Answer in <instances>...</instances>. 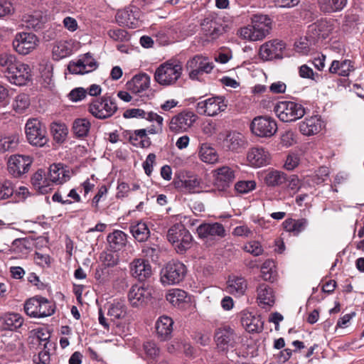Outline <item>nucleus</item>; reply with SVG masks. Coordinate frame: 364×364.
<instances>
[{"label": "nucleus", "instance_id": "3c124183", "mask_svg": "<svg viewBox=\"0 0 364 364\" xmlns=\"http://www.w3.org/2000/svg\"><path fill=\"white\" fill-rule=\"evenodd\" d=\"M201 161L205 163L214 164L218 161V155L214 149L203 145L199 151Z\"/></svg>", "mask_w": 364, "mask_h": 364}, {"label": "nucleus", "instance_id": "5701e85b", "mask_svg": "<svg viewBox=\"0 0 364 364\" xmlns=\"http://www.w3.org/2000/svg\"><path fill=\"white\" fill-rule=\"evenodd\" d=\"M24 323L23 317L15 312H7L0 316V330L16 331Z\"/></svg>", "mask_w": 364, "mask_h": 364}, {"label": "nucleus", "instance_id": "4be33fe9", "mask_svg": "<svg viewBox=\"0 0 364 364\" xmlns=\"http://www.w3.org/2000/svg\"><path fill=\"white\" fill-rule=\"evenodd\" d=\"M97 68V63L90 53H85L83 57L76 63L70 62L68 70L73 74H85L90 73Z\"/></svg>", "mask_w": 364, "mask_h": 364}, {"label": "nucleus", "instance_id": "e433bc0d", "mask_svg": "<svg viewBox=\"0 0 364 364\" xmlns=\"http://www.w3.org/2000/svg\"><path fill=\"white\" fill-rule=\"evenodd\" d=\"M129 230L132 236L139 242H144L150 237V230L146 223L138 221L131 224Z\"/></svg>", "mask_w": 364, "mask_h": 364}, {"label": "nucleus", "instance_id": "69168bd1", "mask_svg": "<svg viewBox=\"0 0 364 364\" xmlns=\"http://www.w3.org/2000/svg\"><path fill=\"white\" fill-rule=\"evenodd\" d=\"M284 186L291 191L293 193H295L300 189L301 181L299 179L297 176L291 175L289 177L287 176V183H284Z\"/></svg>", "mask_w": 364, "mask_h": 364}, {"label": "nucleus", "instance_id": "680f3d73", "mask_svg": "<svg viewBox=\"0 0 364 364\" xmlns=\"http://www.w3.org/2000/svg\"><path fill=\"white\" fill-rule=\"evenodd\" d=\"M109 36L115 41H128L129 40V35L128 33L121 28L111 29L108 31Z\"/></svg>", "mask_w": 364, "mask_h": 364}, {"label": "nucleus", "instance_id": "f3484780", "mask_svg": "<svg viewBox=\"0 0 364 364\" xmlns=\"http://www.w3.org/2000/svg\"><path fill=\"white\" fill-rule=\"evenodd\" d=\"M38 41L36 36L32 33H18L13 41V47L19 54L27 55L36 48Z\"/></svg>", "mask_w": 364, "mask_h": 364}, {"label": "nucleus", "instance_id": "79ce46f5", "mask_svg": "<svg viewBox=\"0 0 364 364\" xmlns=\"http://www.w3.org/2000/svg\"><path fill=\"white\" fill-rule=\"evenodd\" d=\"M129 141L133 146L141 148L149 147L151 144L150 138L146 136V129L134 130Z\"/></svg>", "mask_w": 364, "mask_h": 364}, {"label": "nucleus", "instance_id": "6ab92c4d", "mask_svg": "<svg viewBox=\"0 0 364 364\" xmlns=\"http://www.w3.org/2000/svg\"><path fill=\"white\" fill-rule=\"evenodd\" d=\"M32 164V159L28 156L13 155L8 160V171L15 178L21 177L27 173Z\"/></svg>", "mask_w": 364, "mask_h": 364}, {"label": "nucleus", "instance_id": "f257e3e1", "mask_svg": "<svg viewBox=\"0 0 364 364\" xmlns=\"http://www.w3.org/2000/svg\"><path fill=\"white\" fill-rule=\"evenodd\" d=\"M167 239L178 254H183L192 245L193 237L182 223H176L167 232Z\"/></svg>", "mask_w": 364, "mask_h": 364}, {"label": "nucleus", "instance_id": "603ef678", "mask_svg": "<svg viewBox=\"0 0 364 364\" xmlns=\"http://www.w3.org/2000/svg\"><path fill=\"white\" fill-rule=\"evenodd\" d=\"M30 105V100L27 95H18L13 104L14 109L17 113H23Z\"/></svg>", "mask_w": 364, "mask_h": 364}, {"label": "nucleus", "instance_id": "c756f323", "mask_svg": "<svg viewBox=\"0 0 364 364\" xmlns=\"http://www.w3.org/2000/svg\"><path fill=\"white\" fill-rule=\"evenodd\" d=\"M247 161L255 167L266 165L269 161V154L262 147H253L247 153Z\"/></svg>", "mask_w": 364, "mask_h": 364}, {"label": "nucleus", "instance_id": "393cba45", "mask_svg": "<svg viewBox=\"0 0 364 364\" xmlns=\"http://www.w3.org/2000/svg\"><path fill=\"white\" fill-rule=\"evenodd\" d=\"M132 275L139 282H144L152 274L151 267L148 262L142 259H134L130 264Z\"/></svg>", "mask_w": 364, "mask_h": 364}, {"label": "nucleus", "instance_id": "412c9836", "mask_svg": "<svg viewBox=\"0 0 364 364\" xmlns=\"http://www.w3.org/2000/svg\"><path fill=\"white\" fill-rule=\"evenodd\" d=\"M196 121V116L192 112H182L172 117L169 128L176 133L186 132Z\"/></svg>", "mask_w": 364, "mask_h": 364}, {"label": "nucleus", "instance_id": "774afa93", "mask_svg": "<svg viewBox=\"0 0 364 364\" xmlns=\"http://www.w3.org/2000/svg\"><path fill=\"white\" fill-rule=\"evenodd\" d=\"M100 259L106 267H114L118 263V256L112 252H104L101 255Z\"/></svg>", "mask_w": 364, "mask_h": 364}, {"label": "nucleus", "instance_id": "9d476101", "mask_svg": "<svg viewBox=\"0 0 364 364\" xmlns=\"http://www.w3.org/2000/svg\"><path fill=\"white\" fill-rule=\"evenodd\" d=\"M250 128L252 133L258 136L270 137L276 133L277 125L274 119L267 116H259L252 120Z\"/></svg>", "mask_w": 364, "mask_h": 364}, {"label": "nucleus", "instance_id": "a878e982", "mask_svg": "<svg viewBox=\"0 0 364 364\" xmlns=\"http://www.w3.org/2000/svg\"><path fill=\"white\" fill-rule=\"evenodd\" d=\"M259 305L263 309H269L274 304V294L272 287L266 284H260L257 289Z\"/></svg>", "mask_w": 364, "mask_h": 364}, {"label": "nucleus", "instance_id": "6e6d98bb", "mask_svg": "<svg viewBox=\"0 0 364 364\" xmlns=\"http://www.w3.org/2000/svg\"><path fill=\"white\" fill-rule=\"evenodd\" d=\"M327 27L326 21H318L309 26V32H312L318 38H326L328 35V31H325L324 28Z\"/></svg>", "mask_w": 364, "mask_h": 364}, {"label": "nucleus", "instance_id": "7ed1b4c3", "mask_svg": "<svg viewBox=\"0 0 364 364\" xmlns=\"http://www.w3.org/2000/svg\"><path fill=\"white\" fill-rule=\"evenodd\" d=\"M181 74L182 65L179 62L167 61L156 69L154 79L159 84L168 86L173 85Z\"/></svg>", "mask_w": 364, "mask_h": 364}, {"label": "nucleus", "instance_id": "c85d7f7f", "mask_svg": "<svg viewBox=\"0 0 364 364\" xmlns=\"http://www.w3.org/2000/svg\"><path fill=\"white\" fill-rule=\"evenodd\" d=\"M62 164H53L50 165L48 172V178L55 183H63L70 178V171Z\"/></svg>", "mask_w": 364, "mask_h": 364}, {"label": "nucleus", "instance_id": "0e129e2a", "mask_svg": "<svg viewBox=\"0 0 364 364\" xmlns=\"http://www.w3.org/2000/svg\"><path fill=\"white\" fill-rule=\"evenodd\" d=\"M244 250L254 256H259L263 253V248L257 241H251L244 246Z\"/></svg>", "mask_w": 364, "mask_h": 364}, {"label": "nucleus", "instance_id": "20e7f679", "mask_svg": "<svg viewBox=\"0 0 364 364\" xmlns=\"http://www.w3.org/2000/svg\"><path fill=\"white\" fill-rule=\"evenodd\" d=\"M187 273L186 265L179 262H168L161 270V282L164 285H174L182 282Z\"/></svg>", "mask_w": 364, "mask_h": 364}, {"label": "nucleus", "instance_id": "ea45409f", "mask_svg": "<svg viewBox=\"0 0 364 364\" xmlns=\"http://www.w3.org/2000/svg\"><path fill=\"white\" fill-rule=\"evenodd\" d=\"M107 315L112 320L121 319L127 315V306L124 301L114 300L112 303L107 304Z\"/></svg>", "mask_w": 364, "mask_h": 364}, {"label": "nucleus", "instance_id": "49530a36", "mask_svg": "<svg viewBox=\"0 0 364 364\" xmlns=\"http://www.w3.org/2000/svg\"><path fill=\"white\" fill-rule=\"evenodd\" d=\"M166 298L173 306L179 307L186 302L187 293L182 289H173L167 293Z\"/></svg>", "mask_w": 364, "mask_h": 364}, {"label": "nucleus", "instance_id": "c03bdc74", "mask_svg": "<svg viewBox=\"0 0 364 364\" xmlns=\"http://www.w3.org/2000/svg\"><path fill=\"white\" fill-rule=\"evenodd\" d=\"M351 62L348 60H345L341 62L338 60H333L329 68L331 73H336L341 76H348L351 70Z\"/></svg>", "mask_w": 364, "mask_h": 364}, {"label": "nucleus", "instance_id": "4468645a", "mask_svg": "<svg viewBox=\"0 0 364 364\" xmlns=\"http://www.w3.org/2000/svg\"><path fill=\"white\" fill-rule=\"evenodd\" d=\"M213 68V63L202 55H196L186 63L188 75L191 80H198V75L204 73H210Z\"/></svg>", "mask_w": 364, "mask_h": 364}, {"label": "nucleus", "instance_id": "39448f33", "mask_svg": "<svg viewBox=\"0 0 364 364\" xmlns=\"http://www.w3.org/2000/svg\"><path fill=\"white\" fill-rule=\"evenodd\" d=\"M118 109L114 99L104 95L94 100L89 105L88 110L95 118L105 119L111 117Z\"/></svg>", "mask_w": 364, "mask_h": 364}, {"label": "nucleus", "instance_id": "2f4dec72", "mask_svg": "<svg viewBox=\"0 0 364 364\" xmlns=\"http://www.w3.org/2000/svg\"><path fill=\"white\" fill-rule=\"evenodd\" d=\"M243 327L250 333L259 332L263 329V321L260 316L252 313H245L241 318Z\"/></svg>", "mask_w": 364, "mask_h": 364}, {"label": "nucleus", "instance_id": "cd10ccee", "mask_svg": "<svg viewBox=\"0 0 364 364\" xmlns=\"http://www.w3.org/2000/svg\"><path fill=\"white\" fill-rule=\"evenodd\" d=\"M215 185L218 188L225 190L229 187L235 179V173L228 166H222L215 170Z\"/></svg>", "mask_w": 364, "mask_h": 364}, {"label": "nucleus", "instance_id": "aec40b11", "mask_svg": "<svg viewBox=\"0 0 364 364\" xmlns=\"http://www.w3.org/2000/svg\"><path fill=\"white\" fill-rule=\"evenodd\" d=\"M215 341L220 350L225 351L229 348H233L236 343V336L230 326L218 328L215 332Z\"/></svg>", "mask_w": 364, "mask_h": 364}, {"label": "nucleus", "instance_id": "72a5a7b5", "mask_svg": "<svg viewBox=\"0 0 364 364\" xmlns=\"http://www.w3.org/2000/svg\"><path fill=\"white\" fill-rule=\"evenodd\" d=\"M282 225L286 231L291 232L294 236H298L306 229L309 220L306 218H288Z\"/></svg>", "mask_w": 364, "mask_h": 364}, {"label": "nucleus", "instance_id": "338daca9", "mask_svg": "<svg viewBox=\"0 0 364 364\" xmlns=\"http://www.w3.org/2000/svg\"><path fill=\"white\" fill-rule=\"evenodd\" d=\"M299 161L300 159L298 154L289 153L287 156L284 166L287 170L291 171L298 166Z\"/></svg>", "mask_w": 364, "mask_h": 364}, {"label": "nucleus", "instance_id": "09e8293b", "mask_svg": "<svg viewBox=\"0 0 364 364\" xmlns=\"http://www.w3.org/2000/svg\"><path fill=\"white\" fill-rule=\"evenodd\" d=\"M17 63H18V61L16 60L15 55L11 53H2L0 54V68L4 72L5 75L11 70Z\"/></svg>", "mask_w": 364, "mask_h": 364}, {"label": "nucleus", "instance_id": "9b49d317", "mask_svg": "<svg viewBox=\"0 0 364 364\" xmlns=\"http://www.w3.org/2000/svg\"><path fill=\"white\" fill-rule=\"evenodd\" d=\"M152 289L148 284L133 285L128 292V300L133 307L146 305L151 299Z\"/></svg>", "mask_w": 364, "mask_h": 364}, {"label": "nucleus", "instance_id": "6e6552de", "mask_svg": "<svg viewBox=\"0 0 364 364\" xmlns=\"http://www.w3.org/2000/svg\"><path fill=\"white\" fill-rule=\"evenodd\" d=\"M141 12L140 9L134 5H129L124 9L119 10L115 18L120 26L130 28H136L141 25Z\"/></svg>", "mask_w": 364, "mask_h": 364}, {"label": "nucleus", "instance_id": "f03ea898", "mask_svg": "<svg viewBox=\"0 0 364 364\" xmlns=\"http://www.w3.org/2000/svg\"><path fill=\"white\" fill-rule=\"evenodd\" d=\"M54 302L41 296H36L28 299L24 304L25 313L33 318H43L54 314Z\"/></svg>", "mask_w": 364, "mask_h": 364}, {"label": "nucleus", "instance_id": "473e14b6", "mask_svg": "<svg viewBox=\"0 0 364 364\" xmlns=\"http://www.w3.org/2000/svg\"><path fill=\"white\" fill-rule=\"evenodd\" d=\"M173 324V320L168 316H163L159 318L156 323V329L161 340L166 341L171 337Z\"/></svg>", "mask_w": 364, "mask_h": 364}, {"label": "nucleus", "instance_id": "7c9ffc66", "mask_svg": "<svg viewBox=\"0 0 364 364\" xmlns=\"http://www.w3.org/2000/svg\"><path fill=\"white\" fill-rule=\"evenodd\" d=\"M322 127V122L318 116L306 118L299 123V130L304 135L311 136L318 133Z\"/></svg>", "mask_w": 364, "mask_h": 364}, {"label": "nucleus", "instance_id": "bb28decb", "mask_svg": "<svg viewBox=\"0 0 364 364\" xmlns=\"http://www.w3.org/2000/svg\"><path fill=\"white\" fill-rule=\"evenodd\" d=\"M150 85V77L146 73H140L134 75L126 84L128 90L138 94L147 90Z\"/></svg>", "mask_w": 364, "mask_h": 364}, {"label": "nucleus", "instance_id": "bf43d9fd", "mask_svg": "<svg viewBox=\"0 0 364 364\" xmlns=\"http://www.w3.org/2000/svg\"><path fill=\"white\" fill-rule=\"evenodd\" d=\"M43 18L40 14L29 16L26 21V26L34 31L41 29L43 27Z\"/></svg>", "mask_w": 364, "mask_h": 364}, {"label": "nucleus", "instance_id": "0eeeda50", "mask_svg": "<svg viewBox=\"0 0 364 364\" xmlns=\"http://www.w3.org/2000/svg\"><path fill=\"white\" fill-rule=\"evenodd\" d=\"M25 132L28 141L33 146L42 147L48 141L46 127L37 119L27 121Z\"/></svg>", "mask_w": 364, "mask_h": 364}, {"label": "nucleus", "instance_id": "58836bf2", "mask_svg": "<svg viewBox=\"0 0 364 364\" xmlns=\"http://www.w3.org/2000/svg\"><path fill=\"white\" fill-rule=\"evenodd\" d=\"M348 0H318L320 11L325 14L341 11L347 4Z\"/></svg>", "mask_w": 364, "mask_h": 364}, {"label": "nucleus", "instance_id": "f704fd0d", "mask_svg": "<svg viewBox=\"0 0 364 364\" xmlns=\"http://www.w3.org/2000/svg\"><path fill=\"white\" fill-rule=\"evenodd\" d=\"M240 33L244 39L252 41H261L269 34L266 32L265 29L259 28L252 23L246 27L242 28Z\"/></svg>", "mask_w": 364, "mask_h": 364}, {"label": "nucleus", "instance_id": "37998d69", "mask_svg": "<svg viewBox=\"0 0 364 364\" xmlns=\"http://www.w3.org/2000/svg\"><path fill=\"white\" fill-rule=\"evenodd\" d=\"M247 289V282L242 277L229 279L227 291L232 294L243 295Z\"/></svg>", "mask_w": 364, "mask_h": 364}, {"label": "nucleus", "instance_id": "e2e57ef3", "mask_svg": "<svg viewBox=\"0 0 364 364\" xmlns=\"http://www.w3.org/2000/svg\"><path fill=\"white\" fill-rule=\"evenodd\" d=\"M256 187V183L254 181H240L236 183L235 190L240 193H247Z\"/></svg>", "mask_w": 364, "mask_h": 364}, {"label": "nucleus", "instance_id": "5fc2aeb1", "mask_svg": "<svg viewBox=\"0 0 364 364\" xmlns=\"http://www.w3.org/2000/svg\"><path fill=\"white\" fill-rule=\"evenodd\" d=\"M14 193V185L9 181H0V200H7Z\"/></svg>", "mask_w": 364, "mask_h": 364}, {"label": "nucleus", "instance_id": "052dcab7", "mask_svg": "<svg viewBox=\"0 0 364 364\" xmlns=\"http://www.w3.org/2000/svg\"><path fill=\"white\" fill-rule=\"evenodd\" d=\"M43 171L41 170L35 173L31 178V183L40 192L44 193L47 191V186H45L46 178L43 177Z\"/></svg>", "mask_w": 364, "mask_h": 364}, {"label": "nucleus", "instance_id": "4d7b16f0", "mask_svg": "<svg viewBox=\"0 0 364 364\" xmlns=\"http://www.w3.org/2000/svg\"><path fill=\"white\" fill-rule=\"evenodd\" d=\"M144 349L149 360L152 363L159 357L160 350L153 341H147L144 344Z\"/></svg>", "mask_w": 364, "mask_h": 364}, {"label": "nucleus", "instance_id": "a19ab883", "mask_svg": "<svg viewBox=\"0 0 364 364\" xmlns=\"http://www.w3.org/2000/svg\"><path fill=\"white\" fill-rule=\"evenodd\" d=\"M287 174L277 170L269 171L264 177L265 183L272 187L284 186L287 183Z\"/></svg>", "mask_w": 364, "mask_h": 364}, {"label": "nucleus", "instance_id": "a18cd8bd", "mask_svg": "<svg viewBox=\"0 0 364 364\" xmlns=\"http://www.w3.org/2000/svg\"><path fill=\"white\" fill-rule=\"evenodd\" d=\"M90 122L85 118L76 119L73 122V131L78 138H82L88 134L90 129Z\"/></svg>", "mask_w": 364, "mask_h": 364}, {"label": "nucleus", "instance_id": "13d9d810", "mask_svg": "<svg viewBox=\"0 0 364 364\" xmlns=\"http://www.w3.org/2000/svg\"><path fill=\"white\" fill-rule=\"evenodd\" d=\"M160 252V247L156 244H145L142 248V253L144 257L151 259L152 261L158 259Z\"/></svg>", "mask_w": 364, "mask_h": 364}, {"label": "nucleus", "instance_id": "b1692460", "mask_svg": "<svg viewBox=\"0 0 364 364\" xmlns=\"http://www.w3.org/2000/svg\"><path fill=\"white\" fill-rule=\"evenodd\" d=\"M223 146L228 151L240 153L245 149L246 141L241 133L230 132L223 139Z\"/></svg>", "mask_w": 364, "mask_h": 364}, {"label": "nucleus", "instance_id": "1a4fd4ad", "mask_svg": "<svg viewBox=\"0 0 364 364\" xmlns=\"http://www.w3.org/2000/svg\"><path fill=\"white\" fill-rule=\"evenodd\" d=\"M224 96H215L198 102L196 111L199 114L215 116L227 107Z\"/></svg>", "mask_w": 364, "mask_h": 364}, {"label": "nucleus", "instance_id": "de8ad7c7", "mask_svg": "<svg viewBox=\"0 0 364 364\" xmlns=\"http://www.w3.org/2000/svg\"><path fill=\"white\" fill-rule=\"evenodd\" d=\"M251 23L259 28L265 29L269 33L272 30V21L267 15L255 14L252 17Z\"/></svg>", "mask_w": 364, "mask_h": 364}, {"label": "nucleus", "instance_id": "2eb2a0df", "mask_svg": "<svg viewBox=\"0 0 364 364\" xmlns=\"http://www.w3.org/2000/svg\"><path fill=\"white\" fill-rule=\"evenodd\" d=\"M285 47V43L282 41L277 39L269 41L260 46L259 57L264 61L282 59Z\"/></svg>", "mask_w": 364, "mask_h": 364}, {"label": "nucleus", "instance_id": "4c0bfd02", "mask_svg": "<svg viewBox=\"0 0 364 364\" xmlns=\"http://www.w3.org/2000/svg\"><path fill=\"white\" fill-rule=\"evenodd\" d=\"M73 53V46L70 42L67 41H56L52 49L53 58L59 60L70 55Z\"/></svg>", "mask_w": 364, "mask_h": 364}, {"label": "nucleus", "instance_id": "8fccbe9b", "mask_svg": "<svg viewBox=\"0 0 364 364\" xmlns=\"http://www.w3.org/2000/svg\"><path fill=\"white\" fill-rule=\"evenodd\" d=\"M54 140L58 143H62L65 140L68 134V129L65 124L53 123L50 127Z\"/></svg>", "mask_w": 364, "mask_h": 364}, {"label": "nucleus", "instance_id": "dca6fc26", "mask_svg": "<svg viewBox=\"0 0 364 364\" xmlns=\"http://www.w3.org/2000/svg\"><path fill=\"white\" fill-rule=\"evenodd\" d=\"M198 237L205 240H218L226 235L224 226L220 223H203L196 229Z\"/></svg>", "mask_w": 364, "mask_h": 364}, {"label": "nucleus", "instance_id": "a211bd4d", "mask_svg": "<svg viewBox=\"0 0 364 364\" xmlns=\"http://www.w3.org/2000/svg\"><path fill=\"white\" fill-rule=\"evenodd\" d=\"M5 76L11 84L25 85L31 80V69L28 65L18 62Z\"/></svg>", "mask_w": 364, "mask_h": 364}, {"label": "nucleus", "instance_id": "c9c22d12", "mask_svg": "<svg viewBox=\"0 0 364 364\" xmlns=\"http://www.w3.org/2000/svg\"><path fill=\"white\" fill-rule=\"evenodd\" d=\"M107 240L110 249L114 252H117L126 246L127 235L122 230H115L107 235Z\"/></svg>", "mask_w": 364, "mask_h": 364}, {"label": "nucleus", "instance_id": "ddd939ff", "mask_svg": "<svg viewBox=\"0 0 364 364\" xmlns=\"http://www.w3.org/2000/svg\"><path fill=\"white\" fill-rule=\"evenodd\" d=\"M173 183L176 189L184 193H200L205 187L202 178L196 175L175 178Z\"/></svg>", "mask_w": 364, "mask_h": 364}, {"label": "nucleus", "instance_id": "864d4df0", "mask_svg": "<svg viewBox=\"0 0 364 364\" xmlns=\"http://www.w3.org/2000/svg\"><path fill=\"white\" fill-rule=\"evenodd\" d=\"M18 140L16 136H7L0 139V152L13 151L18 146Z\"/></svg>", "mask_w": 364, "mask_h": 364}, {"label": "nucleus", "instance_id": "f8f14e48", "mask_svg": "<svg viewBox=\"0 0 364 364\" xmlns=\"http://www.w3.org/2000/svg\"><path fill=\"white\" fill-rule=\"evenodd\" d=\"M200 27L203 33L210 40H215L225 33L222 19L213 14L205 17L200 23Z\"/></svg>", "mask_w": 364, "mask_h": 364}, {"label": "nucleus", "instance_id": "423d86ee", "mask_svg": "<svg viewBox=\"0 0 364 364\" xmlns=\"http://www.w3.org/2000/svg\"><path fill=\"white\" fill-rule=\"evenodd\" d=\"M280 120L284 122H294L301 119L306 113L304 106L293 101H282L274 107Z\"/></svg>", "mask_w": 364, "mask_h": 364}]
</instances>
